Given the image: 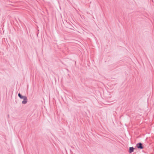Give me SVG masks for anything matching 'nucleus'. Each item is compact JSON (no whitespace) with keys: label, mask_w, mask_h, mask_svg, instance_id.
I'll use <instances>...</instances> for the list:
<instances>
[{"label":"nucleus","mask_w":154,"mask_h":154,"mask_svg":"<svg viewBox=\"0 0 154 154\" xmlns=\"http://www.w3.org/2000/svg\"><path fill=\"white\" fill-rule=\"evenodd\" d=\"M136 146L138 149H142L143 147L142 146V144L141 143H139L137 144Z\"/></svg>","instance_id":"f03ea898"},{"label":"nucleus","mask_w":154,"mask_h":154,"mask_svg":"<svg viewBox=\"0 0 154 154\" xmlns=\"http://www.w3.org/2000/svg\"><path fill=\"white\" fill-rule=\"evenodd\" d=\"M18 96L20 99H23V100L22 102V104H25L27 103L28 101V99L26 96H23L20 93H19Z\"/></svg>","instance_id":"f257e3e1"},{"label":"nucleus","mask_w":154,"mask_h":154,"mask_svg":"<svg viewBox=\"0 0 154 154\" xmlns=\"http://www.w3.org/2000/svg\"><path fill=\"white\" fill-rule=\"evenodd\" d=\"M134 149V148L133 147H131L129 148V152L130 153H131L132 152H133Z\"/></svg>","instance_id":"7ed1b4c3"}]
</instances>
